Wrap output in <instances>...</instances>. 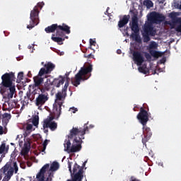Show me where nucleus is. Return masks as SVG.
<instances>
[{"instance_id":"1","label":"nucleus","mask_w":181,"mask_h":181,"mask_svg":"<svg viewBox=\"0 0 181 181\" xmlns=\"http://www.w3.org/2000/svg\"><path fill=\"white\" fill-rule=\"evenodd\" d=\"M56 69V65L52 62H47L41 68L38 72L37 76L33 77L34 85L33 88L34 91L40 90L41 93H39L38 97L35 100V105L37 107H42L46 104L49 100V93L45 92L44 88H40V86L44 83L45 78H47V74H50Z\"/></svg>"},{"instance_id":"2","label":"nucleus","mask_w":181,"mask_h":181,"mask_svg":"<svg viewBox=\"0 0 181 181\" xmlns=\"http://www.w3.org/2000/svg\"><path fill=\"white\" fill-rule=\"evenodd\" d=\"M88 123L83 125V127H73L70 131V134L68 138L73 139L74 136H76L74 139L73 144L71 146L69 153H74L76 152H80L81 151V143L82 139H84V135L88 132V127L87 126Z\"/></svg>"},{"instance_id":"3","label":"nucleus","mask_w":181,"mask_h":181,"mask_svg":"<svg viewBox=\"0 0 181 181\" xmlns=\"http://www.w3.org/2000/svg\"><path fill=\"white\" fill-rule=\"evenodd\" d=\"M70 33H71L70 26L66 23L57 24V32L55 34L52 35L51 39L53 42L58 43V45H63L65 39H69V37L66 36V35H70Z\"/></svg>"},{"instance_id":"4","label":"nucleus","mask_w":181,"mask_h":181,"mask_svg":"<svg viewBox=\"0 0 181 181\" xmlns=\"http://www.w3.org/2000/svg\"><path fill=\"white\" fill-rule=\"evenodd\" d=\"M67 83L64 85L62 91H59L56 94L55 102L53 105V114L57 118H59L62 114V106L67 95Z\"/></svg>"},{"instance_id":"5","label":"nucleus","mask_w":181,"mask_h":181,"mask_svg":"<svg viewBox=\"0 0 181 181\" xmlns=\"http://www.w3.org/2000/svg\"><path fill=\"white\" fill-rule=\"evenodd\" d=\"M87 161H85L82 166H80L77 163H75L73 167V170H71L72 162L68 161V169L71 173V180H67L66 181H83L84 179V166Z\"/></svg>"},{"instance_id":"6","label":"nucleus","mask_w":181,"mask_h":181,"mask_svg":"<svg viewBox=\"0 0 181 181\" xmlns=\"http://www.w3.org/2000/svg\"><path fill=\"white\" fill-rule=\"evenodd\" d=\"M91 71H93V65H89L87 67H81L79 71L75 75L74 81H71L73 86L78 87L81 81L88 80L91 77Z\"/></svg>"},{"instance_id":"7","label":"nucleus","mask_w":181,"mask_h":181,"mask_svg":"<svg viewBox=\"0 0 181 181\" xmlns=\"http://www.w3.org/2000/svg\"><path fill=\"white\" fill-rule=\"evenodd\" d=\"M137 119L143 125V129H145V127L151 118V112H149V107L147 106H144L140 107V111L136 116Z\"/></svg>"},{"instance_id":"8","label":"nucleus","mask_w":181,"mask_h":181,"mask_svg":"<svg viewBox=\"0 0 181 181\" xmlns=\"http://www.w3.org/2000/svg\"><path fill=\"white\" fill-rule=\"evenodd\" d=\"M131 29L134 33L132 34V37L137 43H142V39L139 35V26L138 25V14H134L132 17V26Z\"/></svg>"},{"instance_id":"9","label":"nucleus","mask_w":181,"mask_h":181,"mask_svg":"<svg viewBox=\"0 0 181 181\" xmlns=\"http://www.w3.org/2000/svg\"><path fill=\"white\" fill-rule=\"evenodd\" d=\"M39 9L37 6H35L30 14V24L27 25V29H33L36 25H39Z\"/></svg>"},{"instance_id":"10","label":"nucleus","mask_w":181,"mask_h":181,"mask_svg":"<svg viewBox=\"0 0 181 181\" xmlns=\"http://www.w3.org/2000/svg\"><path fill=\"white\" fill-rule=\"evenodd\" d=\"M1 80L0 87H11V86H13V81L16 80L15 73L10 72L3 74L1 76Z\"/></svg>"},{"instance_id":"11","label":"nucleus","mask_w":181,"mask_h":181,"mask_svg":"<svg viewBox=\"0 0 181 181\" xmlns=\"http://www.w3.org/2000/svg\"><path fill=\"white\" fill-rule=\"evenodd\" d=\"M0 93L4 97H6V98H13V94L16 93V88L13 85H11L9 87L0 86Z\"/></svg>"},{"instance_id":"12","label":"nucleus","mask_w":181,"mask_h":181,"mask_svg":"<svg viewBox=\"0 0 181 181\" xmlns=\"http://www.w3.org/2000/svg\"><path fill=\"white\" fill-rule=\"evenodd\" d=\"M165 19H166V17H165L163 14L155 11L151 13L148 17V21L153 23H160V22H163Z\"/></svg>"},{"instance_id":"13","label":"nucleus","mask_w":181,"mask_h":181,"mask_svg":"<svg viewBox=\"0 0 181 181\" xmlns=\"http://www.w3.org/2000/svg\"><path fill=\"white\" fill-rule=\"evenodd\" d=\"M133 60L137 66H141L142 63L145 62V58H144V55L139 51H134Z\"/></svg>"},{"instance_id":"14","label":"nucleus","mask_w":181,"mask_h":181,"mask_svg":"<svg viewBox=\"0 0 181 181\" xmlns=\"http://www.w3.org/2000/svg\"><path fill=\"white\" fill-rule=\"evenodd\" d=\"M69 74L66 73L65 74L64 76L60 75L58 78H54L52 84L53 86H54L57 88L60 87V86H63V84H64V78H66V77H69Z\"/></svg>"},{"instance_id":"15","label":"nucleus","mask_w":181,"mask_h":181,"mask_svg":"<svg viewBox=\"0 0 181 181\" xmlns=\"http://www.w3.org/2000/svg\"><path fill=\"white\" fill-rule=\"evenodd\" d=\"M50 165L49 164H45L40 170V172L36 175V179L37 181H45V173L46 170L49 169Z\"/></svg>"},{"instance_id":"16","label":"nucleus","mask_w":181,"mask_h":181,"mask_svg":"<svg viewBox=\"0 0 181 181\" xmlns=\"http://www.w3.org/2000/svg\"><path fill=\"white\" fill-rule=\"evenodd\" d=\"M43 128L44 129L49 128L51 131H56V129H57V123L54 122H44Z\"/></svg>"},{"instance_id":"17","label":"nucleus","mask_w":181,"mask_h":181,"mask_svg":"<svg viewBox=\"0 0 181 181\" xmlns=\"http://www.w3.org/2000/svg\"><path fill=\"white\" fill-rule=\"evenodd\" d=\"M129 18H131L129 15H124L123 18L119 21L118 28H124V26H125V25H127L128 22H129Z\"/></svg>"},{"instance_id":"18","label":"nucleus","mask_w":181,"mask_h":181,"mask_svg":"<svg viewBox=\"0 0 181 181\" xmlns=\"http://www.w3.org/2000/svg\"><path fill=\"white\" fill-rule=\"evenodd\" d=\"M144 33L149 34L150 36H155V31H153V28L151 24L144 25Z\"/></svg>"},{"instance_id":"19","label":"nucleus","mask_w":181,"mask_h":181,"mask_svg":"<svg viewBox=\"0 0 181 181\" xmlns=\"http://www.w3.org/2000/svg\"><path fill=\"white\" fill-rule=\"evenodd\" d=\"M45 31L46 33H54L57 32V23L52 24L47 28H45Z\"/></svg>"},{"instance_id":"20","label":"nucleus","mask_w":181,"mask_h":181,"mask_svg":"<svg viewBox=\"0 0 181 181\" xmlns=\"http://www.w3.org/2000/svg\"><path fill=\"white\" fill-rule=\"evenodd\" d=\"M9 151V145L6 146V144L2 143L0 146V155H6Z\"/></svg>"},{"instance_id":"21","label":"nucleus","mask_w":181,"mask_h":181,"mask_svg":"<svg viewBox=\"0 0 181 181\" xmlns=\"http://www.w3.org/2000/svg\"><path fill=\"white\" fill-rule=\"evenodd\" d=\"M29 151H30V143H25L24 147L21 151L22 155H23L24 156L28 155V153H29Z\"/></svg>"},{"instance_id":"22","label":"nucleus","mask_w":181,"mask_h":181,"mask_svg":"<svg viewBox=\"0 0 181 181\" xmlns=\"http://www.w3.org/2000/svg\"><path fill=\"white\" fill-rule=\"evenodd\" d=\"M149 54H151V56H152L153 57H154L155 59H159V57H162L163 56V53L159 52V51H156V50H150L148 51Z\"/></svg>"},{"instance_id":"23","label":"nucleus","mask_w":181,"mask_h":181,"mask_svg":"<svg viewBox=\"0 0 181 181\" xmlns=\"http://www.w3.org/2000/svg\"><path fill=\"white\" fill-rule=\"evenodd\" d=\"M70 138L69 137L68 139H66L64 141V151L66 152H70V149H71V142H70Z\"/></svg>"},{"instance_id":"24","label":"nucleus","mask_w":181,"mask_h":181,"mask_svg":"<svg viewBox=\"0 0 181 181\" xmlns=\"http://www.w3.org/2000/svg\"><path fill=\"white\" fill-rule=\"evenodd\" d=\"M59 168H60V164L57 161H54L50 165L49 170L51 172H56V170H59Z\"/></svg>"},{"instance_id":"25","label":"nucleus","mask_w":181,"mask_h":181,"mask_svg":"<svg viewBox=\"0 0 181 181\" xmlns=\"http://www.w3.org/2000/svg\"><path fill=\"white\" fill-rule=\"evenodd\" d=\"M156 49H158V43H156L155 41L151 42L148 45V52H151V50H156Z\"/></svg>"},{"instance_id":"26","label":"nucleus","mask_w":181,"mask_h":181,"mask_svg":"<svg viewBox=\"0 0 181 181\" xmlns=\"http://www.w3.org/2000/svg\"><path fill=\"white\" fill-rule=\"evenodd\" d=\"M178 22H180V20H171V21L167 22V25L170 26V29H175L176 28V23H178Z\"/></svg>"},{"instance_id":"27","label":"nucleus","mask_w":181,"mask_h":181,"mask_svg":"<svg viewBox=\"0 0 181 181\" xmlns=\"http://www.w3.org/2000/svg\"><path fill=\"white\" fill-rule=\"evenodd\" d=\"M143 131H144V136H148V138H151V136H152V132L151 131V128L146 127V126H144V129H143Z\"/></svg>"},{"instance_id":"28","label":"nucleus","mask_w":181,"mask_h":181,"mask_svg":"<svg viewBox=\"0 0 181 181\" xmlns=\"http://www.w3.org/2000/svg\"><path fill=\"white\" fill-rule=\"evenodd\" d=\"M3 122H6V124H7V122H9V119H11V114L9 113H4L3 115Z\"/></svg>"},{"instance_id":"29","label":"nucleus","mask_w":181,"mask_h":181,"mask_svg":"<svg viewBox=\"0 0 181 181\" xmlns=\"http://www.w3.org/2000/svg\"><path fill=\"white\" fill-rule=\"evenodd\" d=\"M151 34H148V33H144L143 34V42L144 43H148V42H149L151 40Z\"/></svg>"},{"instance_id":"30","label":"nucleus","mask_w":181,"mask_h":181,"mask_svg":"<svg viewBox=\"0 0 181 181\" xmlns=\"http://www.w3.org/2000/svg\"><path fill=\"white\" fill-rule=\"evenodd\" d=\"M139 71L143 73V74H149V69L146 67L140 66L139 67Z\"/></svg>"},{"instance_id":"31","label":"nucleus","mask_w":181,"mask_h":181,"mask_svg":"<svg viewBox=\"0 0 181 181\" xmlns=\"http://www.w3.org/2000/svg\"><path fill=\"white\" fill-rule=\"evenodd\" d=\"M11 168V163H6V164L1 168V172H3V173H6Z\"/></svg>"},{"instance_id":"32","label":"nucleus","mask_w":181,"mask_h":181,"mask_svg":"<svg viewBox=\"0 0 181 181\" xmlns=\"http://www.w3.org/2000/svg\"><path fill=\"white\" fill-rule=\"evenodd\" d=\"M49 142H50V140L45 139L42 144V149L41 150V152H43L44 153H46V148L47 145H49Z\"/></svg>"},{"instance_id":"33","label":"nucleus","mask_w":181,"mask_h":181,"mask_svg":"<svg viewBox=\"0 0 181 181\" xmlns=\"http://www.w3.org/2000/svg\"><path fill=\"white\" fill-rule=\"evenodd\" d=\"M33 124L34 125V127H37L39 125V116L37 115H35L33 117Z\"/></svg>"},{"instance_id":"34","label":"nucleus","mask_w":181,"mask_h":181,"mask_svg":"<svg viewBox=\"0 0 181 181\" xmlns=\"http://www.w3.org/2000/svg\"><path fill=\"white\" fill-rule=\"evenodd\" d=\"M36 93V92L33 93H30V90L28 91L26 93L27 96L28 97L30 101H33V100H35V94Z\"/></svg>"},{"instance_id":"35","label":"nucleus","mask_w":181,"mask_h":181,"mask_svg":"<svg viewBox=\"0 0 181 181\" xmlns=\"http://www.w3.org/2000/svg\"><path fill=\"white\" fill-rule=\"evenodd\" d=\"M29 100H30L29 99V97L28 96V95L26 94L24 96V100H23V106L22 108H23V107H25V105H28V104H29Z\"/></svg>"},{"instance_id":"36","label":"nucleus","mask_w":181,"mask_h":181,"mask_svg":"<svg viewBox=\"0 0 181 181\" xmlns=\"http://www.w3.org/2000/svg\"><path fill=\"white\" fill-rule=\"evenodd\" d=\"M23 80V72H19L17 76L16 83L18 84Z\"/></svg>"},{"instance_id":"37","label":"nucleus","mask_w":181,"mask_h":181,"mask_svg":"<svg viewBox=\"0 0 181 181\" xmlns=\"http://www.w3.org/2000/svg\"><path fill=\"white\" fill-rule=\"evenodd\" d=\"M170 18L171 21H180V18L176 17V13H170Z\"/></svg>"},{"instance_id":"38","label":"nucleus","mask_w":181,"mask_h":181,"mask_svg":"<svg viewBox=\"0 0 181 181\" xmlns=\"http://www.w3.org/2000/svg\"><path fill=\"white\" fill-rule=\"evenodd\" d=\"M40 88H43L44 93H45V90H47V91H49V90H50V83L49 82L46 81L44 84V87L41 88L40 86Z\"/></svg>"},{"instance_id":"39","label":"nucleus","mask_w":181,"mask_h":181,"mask_svg":"<svg viewBox=\"0 0 181 181\" xmlns=\"http://www.w3.org/2000/svg\"><path fill=\"white\" fill-rule=\"evenodd\" d=\"M146 6L147 8H153V2L151 0H146Z\"/></svg>"},{"instance_id":"40","label":"nucleus","mask_w":181,"mask_h":181,"mask_svg":"<svg viewBox=\"0 0 181 181\" xmlns=\"http://www.w3.org/2000/svg\"><path fill=\"white\" fill-rule=\"evenodd\" d=\"M151 137H148V136L144 135V138L142 139L143 145H145L146 146V142H148V141H149Z\"/></svg>"},{"instance_id":"41","label":"nucleus","mask_w":181,"mask_h":181,"mask_svg":"<svg viewBox=\"0 0 181 181\" xmlns=\"http://www.w3.org/2000/svg\"><path fill=\"white\" fill-rule=\"evenodd\" d=\"M14 169L13 168L11 167V168L7 172V175L11 177L13 175Z\"/></svg>"},{"instance_id":"42","label":"nucleus","mask_w":181,"mask_h":181,"mask_svg":"<svg viewBox=\"0 0 181 181\" xmlns=\"http://www.w3.org/2000/svg\"><path fill=\"white\" fill-rule=\"evenodd\" d=\"M179 25L175 28L176 32L181 33V18L180 19V22H178Z\"/></svg>"},{"instance_id":"43","label":"nucleus","mask_w":181,"mask_h":181,"mask_svg":"<svg viewBox=\"0 0 181 181\" xmlns=\"http://www.w3.org/2000/svg\"><path fill=\"white\" fill-rule=\"evenodd\" d=\"M95 40H93V39H90V47H88V49H91L92 46H95Z\"/></svg>"},{"instance_id":"44","label":"nucleus","mask_w":181,"mask_h":181,"mask_svg":"<svg viewBox=\"0 0 181 181\" xmlns=\"http://www.w3.org/2000/svg\"><path fill=\"white\" fill-rule=\"evenodd\" d=\"M15 170V173H18V170H19V168H18V164L16 163V162L13 163V168Z\"/></svg>"},{"instance_id":"45","label":"nucleus","mask_w":181,"mask_h":181,"mask_svg":"<svg viewBox=\"0 0 181 181\" xmlns=\"http://www.w3.org/2000/svg\"><path fill=\"white\" fill-rule=\"evenodd\" d=\"M84 57L86 59H94V55H93V54H85Z\"/></svg>"},{"instance_id":"46","label":"nucleus","mask_w":181,"mask_h":181,"mask_svg":"<svg viewBox=\"0 0 181 181\" xmlns=\"http://www.w3.org/2000/svg\"><path fill=\"white\" fill-rule=\"evenodd\" d=\"M145 57L147 60H148L150 62V60L152 59V55H151V54H149V53H146Z\"/></svg>"},{"instance_id":"47","label":"nucleus","mask_w":181,"mask_h":181,"mask_svg":"<svg viewBox=\"0 0 181 181\" xmlns=\"http://www.w3.org/2000/svg\"><path fill=\"white\" fill-rule=\"evenodd\" d=\"M69 111H71L74 114H76V112H77V111H78V109L72 107L69 109Z\"/></svg>"},{"instance_id":"48","label":"nucleus","mask_w":181,"mask_h":181,"mask_svg":"<svg viewBox=\"0 0 181 181\" xmlns=\"http://www.w3.org/2000/svg\"><path fill=\"white\" fill-rule=\"evenodd\" d=\"M53 119H54V117H53L52 116H51V117H49L48 119H45V120L44 121V122H52V121H53Z\"/></svg>"},{"instance_id":"49","label":"nucleus","mask_w":181,"mask_h":181,"mask_svg":"<svg viewBox=\"0 0 181 181\" xmlns=\"http://www.w3.org/2000/svg\"><path fill=\"white\" fill-rule=\"evenodd\" d=\"M65 78H66V82H65L64 86H66V84H68V86H67V88H68V87H69V83H70V78H69V76H67V77H65Z\"/></svg>"},{"instance_id":"50","label":"nucleus","mask_w":181,"mask_h":181,"mask_svg":"<svg viewBox=\"0 0 181 181\" xmlns=\"http://www.w3.org/2000/svg\"><path fill=\"white\" fill-rule=\"evenodd\" d=\"M32 128H33V125H32L30 124H27V127H26L27 131H30V129H32Z\"/></svg>"},{"instance_id":"51","label":"nucleus","mask_w":181,"mask_h":181,"mask_svg":"<svg viewBox=\"0 0 181 181\" xmlns=\"http://www.w3.org/2000/svg\"><path fill=\"white\" fill-rule=\"evenodd\" d=\"M11 180V177L10 175H6L4 177V181H9Z\"/></svg>"},{"instance_id":"52","label":"nucleus","mask_w":181,"mask_h":181,"mask_svg":"<svg viewBox=\"0 0 181 181\" xmlns=\"http://www.w3.org/2000/svg\"><path fill=\"white\" fill-rule=\"evenodd\" d=\"M0 135H4V127L0 126Z\"/></svg>"},{"instance_id":"53","label":"nucleus","mask_w":181,"mask_h":181,"mask_svg":"<svg viewBox=\"0 0 181 181\" xmlns=\"http://www.w3.org/2000/svg\"><path fill=\"white\" fill-rule=\"evenodd\" d=\"M13 104V107H17V108H19V105H18V102L14 100Z\"/></svg>"},{"instance_id":"54","label":"nucleus","mask_w":181,"mask_h":181,"mask_svg":"<svg viewBox=\"0 0 181 181\" xmlns=\"http://www.w3.org/2000/svg\"><path fill=\"white\" fill-rule=\"evenodd\" d=\"M45 181H52V177L50 176V175H49V177L46 179Z\"/></svg>"},{"instance_id":"55","label":"nucleus","mask_w":181,"mask_h":181,"mask_svg":"<svg viewBox=\"0 0 181 181\" xmlns=\"http://www.w3.org/2000/svg\"><path fill=\"white\" fill-rule=\"evenodd\" d=\"M117 54H121V53H122V51L120 49H119L117 50Z\"/></svg>"},{"instance_id":"56","label":"nucleus","mask_w":181,"mask_h":181,"mask_svg":"<svg viewBox=\"0 0 181 181\" xmlns=\"http://www.w3.org/2000/svg\"><path fill=\"white\" fill-rule=\"evenodd\" d=\"M44 132H45V134H47V132H49V130L48 129H45Z\"/></svg>"},{"instance_id":"57","label":"nucleus","mask_w":181,"mask_h":181,"mask_svg":"<svg viewBox=\"0 0 181 181\" xmlns=\"http://www.w3.org/2000/svg\"><path fill=\"white\" fill-rule=\"evenodd\" d=\"M160 62H161V63H165V59H163L160 60Z\"/></svg>"},{"instance_id":"58","label":"nucleus","mask_w":181,"mask_h":181,"mask_svg":"<svg viewBox=\"0 0 181 181\" xmlns=\"http://www.w3.org/2000/svg\"><path fill=\"white\" fill-rule=\"evenodd\" d=\"M105 15H108V16H110V13H108V11H107H107H105Z\"/></svg>"},{"instance_id":"59","label":"nucleus","mask_w":181,"mask_h":181,"mask_svg":"<svg viewBox=\"0 0 181 181\" xmlns=\"http://www.w3.org/2000/svg\"><path fill=\"white\" fill-rule=\"evenodd\" d=\"M47 83H49L50 84V83H51V82H50V78H47Z\"/></svg>"},{"instance_id":"60","label":"nucleus","mask_w":181,"mask_h":181,"mask_svg":"<svg viewBox=\"0 0 181 181\" xmlns=\"http://www.w3.org/2000/svg\"><path fill=\"white\" fill-rule=\"evenodd\" d=\"M90 128H94V125L90 124Z\"/></svg>"},{"instance_id":"61","label":"nucleus","mask_w":181,"mask_h":181,"mask_svg":"<svg viewBox=\"0 0 181 181\" xmlns=\"http://www.w3.org/2000/svg\"><path fill=\"white\" fill-rule=\"evenodd\" d=\"M110 9V7L107 8L106 12H108V10Z\"/></svg>"},{"instance_id":"62","label":"nucleus","mask_w":181,"mask_h":181,"mask_svg":"<svg viewBox=\"0 0 181 181\" xmlns=\"http://www.w3.org/2000/svg\"><path fill=\"white\" fill-rule=\"evenodd\" d=\"M11 145H15V144H13V143H11Z\"/></svg>"},{"instance_id":"63","label":"nucleus","mask_w":181,"mask_h":181,"mask_svg":"<svg viewBox=\"0 0 181 181\" xmlns=\"http://www.w3.org/2000/svg\"><path fill=\"white\" fill-rule=\"evenodd\" d=\"M133 110H134V111H136V110H135V107H134V109H133Z\"/></svg>"},{"instance_id":"64","label":"nucleus","mask_w":181,"mask_h":181,"mask_svg":"<svg viewBox=\"0 0 181 181\" xmlns=\"http://www.w3.org/2000/svg\"><path fill=\"white\" fill-rule=\"evenodd\" d=\"M45 64V62H42V63H41V64Z\"/></svg>"}]
</instances>
